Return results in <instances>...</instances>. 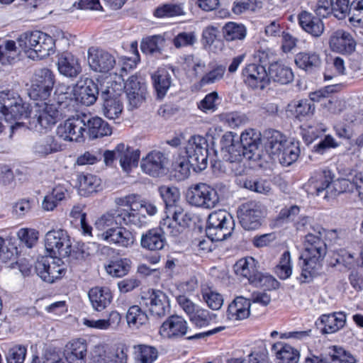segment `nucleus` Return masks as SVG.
<instances>
[{
	"mask_svg": "<svg viewBox=\"0 0 363 363\" xmlns=\"http://www.w3.org/2000/svg\"><path fill=\"white\" fill-rule=\"evenodd\" d=\"M303 246L299 258L303 260L301 272L297 278L301 284L310 283L318 275L328 252L327 245L322 237L311 233L305 235Z\"/></svg>",
	"mask_w": 363,
	"mask_h": 363,
	"instance_id": "obj_1",
	"label": "nucleus"
},
{
	"mask_svg": "<svg viewBox=\"0 0 363 363\" xmlns=\"http://www.w3.org/2000/svg\"><path fill=\"white\" fill-rule=\"evenodd\" d=\"M187 160L182 159L174 165V177L178 181L186 179L190 174V167L195 172L205 169L208 164V143L201 135L191 136L185 147Z\"/></svg>",
	"mask_w": 363,
	"mask_h": 363,
	"instance_id": "obj_2",
	"label": "nucleus"
},
{
	"mask_svg": "<svg viewBox=\"0 0 363 363\" xmlns=\"http://www.w3.org/2000/svg\"><path fill=\"white\" fill-rule=\"evenodd\" d=\"M72 101L67 93L58 95L56 103H37L34 116L30 121V128L37 132L46 131L54 126L62 116V109Z\"/></svg>",
	"mask_w": 363,
	"mask_h": 363,
	"instance_id": "obj_3",
	"label": "nucleus"
},
{
	"mask_svg": "<svg viewBox=\"0 0 363 363\" xmlns=\"http://www.w3.org/2000/svg\"><path fill=\"white\" fill-rule=\"evenodd\" d=\"M19 48L32 60H41L55 53V42L52 36L34 30L21 34L18 38Z\"/></svg>",
	"mask_w": 363,
	"mask_h": 363,
	"instance_id": "obj_4",
	"label": "nucleus"
},
{
	"mask_svg": "<svg viewBox=\"0 0 363 363\" xmlns=\"http://www.w3.org/2000/svg\"><path fill=\"white\" fill-rule=\"evenodd\" d=\"M270 301L271 294L267 292V290L253 292L250 299L238 296L229 304L226 314L227 318L230 320L245 319L250 315L251 302L267 306Z\"/></svg>",
	"mask_w": 363,
	"mask_h": 363,
	"instance_id": "obj_5",
	"label": "nucleus"
},
{
	"mask_svg": "<svg viewBox=\"0 0 363 363\" xmlns=\"http://www.w3.org/2000/svg\"><path fill=\"white\" fill-rule=\"evenodd\" d=\"M301 154L300 143L274 130V155L280 164L289 167L297 161Z\"/></svg>",
	"mask_w": 363,
	"mask_h": 363,
	"instance_id": "obj_6",
	"label": "nucleus"
},
{
	"mask_svg": "<svg viewBox=\"0 0 363 363\" xmlns=\"http://www.w3.org/2000/svg\"><path fill=\"white\" fill-rule=\"evenodd\" d=\"M0 114L6 122L27 118L30 114L29 106L23 103L22 99L13 91L0 92Z\"/></svg>",
	"mask_w": 363,
	"mask_h": 363,
	"instance_id": "obj_7",
	"label": "nucleus"
},
{
	"mask_svg": "<svg viewBox=\"0 0 363 363\" xmlns=\"http://www.w3.org/2000/svg\"><path fill=\"white\" fill-rule=\"evenodd\" d=\"M234 222L232 216L225 210L215 211L208 217L206 232L213 240L221 241L231 234Z\"/></svg>",
	"mask_w": 363,
	"mask_h": 363,
	"instance_id": "obj_8",
	"label": "nucleus"
},
{
	"mask_svg": "<svg viewBox=\"0 0 363 363\" xmlns=\"http://www.w3.org/2000/svg\"><path fill=\"white\" fill-rule=\"evenodd\" d=\"M45 247L49 257H69L72 242L67 232L62 228L49 230L45 236Z\"/></svg>",
	"mask_w": 363,
	"mask_h": 363,
	"instance_id": "obj_9",
	"label": "nucleus"
},
{
	"mask_svg": "<svg viewBox=\"0 0 363 363\" xmlns=\"http://www.w3.org/2000/svg\"><path fill=\"white\" fill-rule=\"evenodd\" d=\"M84 120V114L67 118L57 127V135L66 142H84L86 135Z\"/></svg>",
	"mask_w": 363,
	"mask_h": 363,
	"instance_id": "obj_10",
	"label": "nucleus"
},
{
	"mask_svg": "<svg viewBox=\"0 0 363 363\" xmlns=\"http://www.w3.org/2000/svg\"><path fill=\"white\" fill-rule=\"evenodd\" d=\"M186 198L191 205L203 208H214L219 201L216 190L204 183L190 187Z\"/></svg>",
	"mask_w": 363,
	"mask_h": 363,
	"instance_id": "obj_11",
	"label": "nucleus"
},
{
	"mask_svg": "<svg viewBox=\"0 0 363 363\" xmlns=\"http://www.w3.org/2000/svg\"><path fill=\"white\" fill-rule=\"evenodd\" d=\"M62 257H42L35 264L34 270L45 281L52 283L65 273Z\"/></svg>",
	"mask_w": 363,
	"mask_h": 363,
	"instance_id": "obj_12",
	"label": "nucleus"
},
{
	"mask_svg": "<svg viewBox=\"0 0 363 363\" xmlns=\"http://www.w3.org/2000/svg\"><path fill=\"white\" fill-rule=\"evenodd\" d=\"M264 214V206L255 201L243 203L238 211L240 225L247 230L257 229L261 225V220Z\"/></svg>",
	"mask_w": 363,
	"mask_h": 363,
	"instance_id": "obj_13",
	"label": "nucleus"
},
{
	"mask_svg": "<svg viewBox=\"0 0 363 363\" xmlns=\"http://www.w3.org/2000/svg\"><path fill=\"white\" fill-rule=\"evenodd\" d=\"M167 164L168 158L163 152L152 150L142 158L140 168L145 174L152 177H159L165 174Z\"/></svg>",
	"mask_w": 363,
	"mask_h": 363,
	"instance_id": "obj_14",
	"label": "nucleus"
},
{
	"mask_svg": "<svg viewBox=\"0 0 363 363\" xmlns=\"http://www.w3.org/2000/svg\"><path fill=\"white\" fill-rule=\"evenodd\" d=\"M99 240L121 247H131L135 242V234L125 228L116 226L108 228L104 232L97 234Z\"/></svg>",
	"mask_w": 363,
	"mask_h": 363,
	"instance_id": "obj_15",
	"label": "nucleus"
},
{
	"mask_svg": "<svg viewBox=\"0 0 363 363\" xmlns=\"http://www.w3.org/2000/svg\"><path fill=\"white\" fill-rule=\"evenodd\" d=\"M189 325L181 315H172L161 325L159 333L162 337L169 340H179L188 333Z\"/></svg>",
	"mask_w": 363,
	"mask_h": 363,
	"instance_id": "obj_16",
	"label": "nucleus"
},
{
	"mask_svg": "<svg viewBox=\"0 0 363 363\" xmlns=\"http://www.w3.org/2000/svg\"><path fill=\"white\" fill-rule=\"evenodd\" d=\"M72 91L75 101L88 106L96 102L99 89L93 79L86 77L78 81L73 87Z\"/></svg>",
	"mask_w": 363,
	"mask_h": 363,
	"instance_id": "obj_17",
	"label": "nucleus"
},
{
	"mask_svg": "<svg viewBox=\"0 0 363 363\" xmlns=\"http://www.w3.org/2000/svg\"><path fill=\"white\" fill-rule=\"evenodd\" d=\"M269 75L264 68L259 67L256 63L246 65L242 71L244 83L254 89H263L269 85Z\"/></svg>",
	"mask_w": 363,
	"mask_h": 363,
	"instance_id": "obj_18",
	"label": "nucleus"
},
{
	"mask_svg": "<svg viewBox=\"0 0 363 363\" xmlns=\"http://www.w3.org/2000/svg\"><path fill=\"white\" fill-rule=\"evenodd\" d=\"M88 62L93 71L101 73L108 72L116 64L113 55L94 47L89 48L88 50Z\"/></svg>",
	"mask_w": 363,
	"mask_h": 363,
	"instance_id": "obj_19",
	"label": "nucleus"
},
{
	"mask_svg": "<svg viewBox=\"0 0 363 363\" xmlns=\"http://www.w3.org/2000/svg\"><path fill=\"white\" fill-rule=\"evenodd\" d=\"M329 46L333 52L342 55H350L355 50L356 42L349 32L343 29H338L330 35Z\"/></svg>",
	"mask_w": 363,
	"mask_h": 363,
	"instance_id": "obj_20",
	"label": "nucleus"
},
{
	"mask_svg": "<svg viewBox=\"0 0 363 363\" xmlns=\"http://www.w3.org/2000/svg\"><path fill=\"white\" fill-rule=\"evenodd\" d=\"M124 87L130 105L133 108L140 106L144 101L146 94L144 79L138 75H133L128 79Z\"/></svg>",
	"mask_w": 363,
	"mask_h": 363,
	"instance_id": "obj_21",
	"label": "nucleus"
},
{
	"mask_svg": "<svg viewBox=\"0 0 363 363\" xmlns=\"http://www.w3.org/2000/svg\"><path fill=\"white\" fill-rule=\"evenodd\" d=\"M221 151L223 159L230 162H240L245 158V150L240 141L231 135L223 136Z\"/></svg>",
	"mask_w": 363,
	"mask_h": 363,
	"instance_id": "obj_22",
	"label": "nucleus"
},
{
	"mask_svg": "<svg viewBox=\"0 0 363 363\" xmlns=\"http://www.w3.org/2000/svg\"><path fill=\"white\" fill-rule=\"evenodd\" d=\"M336 6L335 17L340 20L344 19L346 16L350 15V21L357 23L359 26L363 25V13L362 10L356 8L353 0H333Z\"/></svg>",
	"mask_w": 363,
	"mask_h": 363,
	"instance_id": "obj_23",
	"label": "nucleus"
},
{
	"mask_svg": "<svg viewBox=\"0 0 363 363\" xmlns=\"http://www.w3.org/2000/svg\"><path fill=\"white\" fill-rule=\"evenodd\" d=\"M68 363H86L87 344L85 340L79 338L69 342L64 350Z\"/></svg>",
	"mask_w": 363,
	"mask_h": 363,
	"instance_id": "obj_24",
	"label": "nucleus"
},
{
	"mask_svg": "<svg viewBox=\"0 0 363 363\" xmlns=\"http://www.w3.org/2000/svg\"><path fill=\"white\" fill-rule=\"evenodd\" d=\"M118 153V160L122 169L128 173L133 168L138 164L140 152L138 149H134L124 143H120L116 145Z\"/></svg>",
	"mask_w": 363,
	"mask_h": 363,
	"instance_id": "obj_25",
	"label": "nucleus"
},
{
	"mask_svg": "<svg viewBox=\"0 0 363 363\" xmlns=\"http://www.w3.org/2000/svg\"><path fill=\"white\" fill-rule=\"evenodd\" d=\"M127 354L123 349L105 350L96 347L94 350L90 363H126Z\"/></svg>",
	"mask_w": 363,
	"mask_h": 363,
	"instance_id": "obj_26",
	"label": "nucleus"
},
{
	"mask_svg": "<svg viewBox=\"0 0 363 363\" xmlns=\"http://www.w3.org/2000/svg\"><path fill=\"white\" fill-rule=\"evenodd\" d=\"M319 324L322 325V334H333L342 328L346 323V314L344 312H333L323 314L318 318Z\"/></svg>",
	"mask_w": 363,
	"mask_h": 363,
	"instance_id": "obj_27",
	"label": "nucleus"
},
{
	"mask_svg": "<svg viewBox=\"0 0 363 363\" xmlns=\"http://www.w3.org/2000/svg\"><path fill=\"white\" fill-rule=\"evenodd\" d=\"M151 79L157 99H164L172 83L169 69L163 67H159L152 74Z\"/></svg>",
	"mask_w": 363,
	"mask_h": 363,
	"instance_id": "obj_28",
	"label": "nucleus"
},
{
	"mask_svg": "<svg viewBox=\"0 0 363 363\" xmlns=\"http://www.w3.org/2000/svg\"><path fill=\"white\" fill-rule=\"evenodd\" d=\"M85 125L86 128V134L90 139H96L110 135L112 129L108 123L98 116H89L84 114Z\"/></svg>",
	"mask_w": 363,
	"mask_h": 363,
	"instance_id": "obj_29",
	"label": "nucleus"
},
{
	"mask_svg": "<svg viewBox=\"0 0 363 363\" xmlns=\"http://www.w3.org/2000/svg\"><path fill=\"white\" fill-rule=\"evenodd\" d=\"M149 302L145 304L149 307L150 313L157 316H164L170 311L168 296L163 291L153 290L147 298Z\"/></svg>",
	"mask_w": 363,
	"mask_h": 363,
	"instance_id": "obj_30",
	"label": "nucleus"
},
{
	"mask_svg": "<svg viewBox=\"0 0 363 363\" xmlns=\"http://www.w3.org/2000/svg\"><path fill=\"white\" fill-rule=\"evenodd\" d=\"M297 67L308 73L318 71L322 65L320 55L314 51L299 52L294 57Z\"/></svg>",
	"mask_w": 363,
	"mask_h": 363,
	"instance_id": "obj_31",
	"label": "nucleus"
},
{
	"mask_svg": "<svg viewBox=\"0 0 363 363\" xmlns=\"http://www.w3.org/2000/svg\"><path fill=\"white\" fill-rule=\"evenodd\" d=\"M298 21L301 28L313 36L319 37L324 30V24L320 18L307 11H302L298 13Z\"/></svg>",
	"mask_w": 363,
	"mask_h": 363,
	"instance_id": "obj_32",
	"label": "nucleus"
},
{
	"mask_svg": "<svg viewBox=\"0 0 363 363\" xmlns=\"http://www.w3.org/2000/svg\"><path fill=\"white\" fill-rule=\"evenodd\" d=\"M59 72L69 78H76L82 72L79 59L69 52L62 53L57 61Z\"/></svg>",
	"mask_w": 363,
	"mask_h": 363,
	"instance_id": "obj_33",
	"label": "nucleus"
},
{
	"mask_svg": "<svg viewBox=\"0 0 363 363\" xmlns=\"http://www.w3.org/2000/svg\"><path fill=\"white\" fill-rule=\"evenodd\" d=\"M62 150L63 145L52 135L43 136L33 145V153L39 157H46Z\"/></svg>",
	"mask_w": 363,
	"mask_h": 363,
	"instance_id": "obj_34",
	"label": "nucleus"
},
{
	"mask_svg": "<svg viewBox=\"0 0 363 363\" xmlns=\"http://www.w3.org/2000/svg\"><path fill=\"white\" fill-rule=\"evenodd\" d=\"M166 238L160 228H152L143 234L140 240L141 247L150 251H158L163 249Z\"/></svg>",
	"mask_w": 363,
	"mask_h": 363,
	"instance_id": "obj_35",
	"label": "nucleus"
},
{
	"mask_svg": "<svg viewBox=\"0 0 363 363\" xmlns=\"http://www.w3.org/2000/svg\"><path fill=\"white\" fill-rule=\"evenodd\" d=\"M240 143L245 150V158L255 160L256 152L261 143V134L255 129H247L242 133Z\"/></svg>",
	"mask_w": 363,
	"mask_h": 363,
	"instance_id": "obj_36",
	"label": "nucleus"
},
{
	"mask_svg": "<svg viewBox=\"0 0 363 363\" xmlns=\"http://www.w3.org/2000/svg\"><path fill=\"white\" fill-rule=\"evenodd\" d=\"M314 105L308 99L292 101L286 107L287 118L301 121L303 118L313 114Z\"/></svg>",
	"mask_w": 363,
	"mask_h": 363,
	"instance_id": "obj_37",
	"label": "nucleus"
},
{
	"mask_svg": "<svg viewBox=\"0 0 363 363\" xmlns=\"http://www.w3.org/2000/svg\"><path fill=\"white\" fill-rule=\"evenodd\" d=\"M88 296L92 308L99 312L107 308L113 298L111 292L107 287L92 288L89 290Z\"/></svg>",
	"mask_w": 363,
	"mask_h": 363,
	"instance_id": "obj_38",
	"label": "nucleus"
},
{
	"mask_svg": "<svg viewBox=\"0 0 363 363\" xmlns=\"http://www.w3.org/2000/svg\"><path fill=\"white\" fill-rule=\"evenodd\" d=\"M118 203L121 206L130 208L133 211L145 209L146 213L150 216L155 215L157 212V208L153 203L141 199L138 194H130L120 199Z\"/></svg>",
	"mask_w": 363,
	"mask_h": 363,
	"instance_id": "obj_39",
	"label": "nucleus"
},
{
	"mask_svg": "<svg viewBox=\"0 0 363 363\" xmlns=\"http://www.w3.org/2000/svg\"><path fill=\"white\" fill-rule=\"evenodd\" d=\"M333 180V175L330 169H319L309 179L308 185L313 193L318 196L330 186Z\"/></svg>",
	"mask_w": 363,
	"mask_h": 363,
	"instance_id": "obj_40",
	"label": "nucleus"
},
{
	"mask_svg": "<svg viewBox=\"0 0 363 363\" xmlns=\"http://www.w3.org/2000/svg\"><path fill=\"white\" fill-rule=\"evenodd\" d=\"M274 351H276L277 363H298L299 360V351L289 344L274 343Z\"/></svg>",
	"mask_w": 363,
	"mask_h": 363,
	"instance_id": "obj_41",
	"label": "nucleus"
},
{
	"mask_svg": "<svg viewBox=\"0 0 363 363\" xmlns=\"http://www.w3.org/2000/svg\"><path fill=\"white\" fill-rule=\"evenodd\" d=\"M79 189L81 195L88 196L101 189V179L92 174L82 173L78 176Z\"/></svg>",
	"mask_w": 363,
	"mask_h": 363,
	"instance_id": "obj_42",
	"label": "nucleus"
},
{
	"mask_svg": "<svg viewBox=\"0 0 363 363\" xmlns=\"http://www.w3.org/2000/svg\"><path fill=\"white\" fill-rule=\"evenodd\" d=\"M184 14V4L179 2L160 4L153 12L154 16L157 18H169Z\"/></svg>",
	"mask_w": 363,
	"mask_h": 363,
	"instance_id": "obj_43",
	"label": "nucleus"
},
{
	"mask_svg": "<svg viewBox=\"0 0 363 363\" xmlns=\"http://www.w3.org/2000/svg\"><path fill=\"white\" fill-rule=\"evenodd\" d=\"M104 100L103 113L110 120L118 118L121 115L123 106L121 99L108 96H101Z\"/></svg>",
	"mask_w": 363,
	"mask_h": 363,
	"instance_id": "obj_44",
	"label": "nucleus"
},
{
	"mask_svg": "<svg viewBox=\"0 0 363 363\" xmlns=\"http://www.w3.org/2000/svg\"><path fill=\"white\" fill-rule=\"evenodd\" d=\"M257 264L252 257H246L236 262L234 270L237 275L246 278L250 282L257 271Z\"/></svg>",
	"mask_w": 363,
	"mask_h": 363,
	"instance_id": "obj_45",
	"label": "nucleus"
},
{
	"mask_svg": "<svg viewBox=\"0 0 363 363\" xmlns=\"http://www.w3.org/2000/svg\"><path fill=\"white\" fill-rule=\"evenodd\" d=\"M247 35V28L242 23L230 21L223 27V35L227 41L242 40Z\"/></svg>",
	"mask_w": 363,
	"mask_h": 363,
	"instance_id": "obj_46",
	"label": "nucleus"
},
{
	"mask_svg": "<svg viewBox=\"0 0 363 363\" xmlns=\"http://www.w3.org/2000/svg\"><path fill=\"white\" fill-rule=\"evenodd\" d=\"M182 67L189 77H197L204 72L206 63L199 57L189 55L184 57Z\"/></svg>",
	"mask_w": 363,
	"mask_h": 363,
	"instance_id": "obj_47",
	"label": "nucleus"
},
{
	"mask_svg": "<svg viewBox=\"0 0 363 363\" xmlns=\"http://www.w3.org/2000/svg\"><path fill=\"white\" fill-rule=\"evenodd\" d=\"M159 194L165 204V209L179 205L180 193L174 186L162 185L158 188Z\"/></svg>",
	"mask_w": 363,
	"mask_h": 363,
	"instance_id": "obj_48",
	"label": "nucleus"
},
{
	"mask_svg": "<svg viewBox=\"0 0 363 363\" xmlns=\"http://www.w3.org/2000/svg\"><path fill=\"white\" fill-rule=\"evenodd\" d=\"M106 84V89L101 91V96L121 98V94L125 92L124 79L121 74L116 72L113 78L111 77Z\"/></svg>",
	"mask_w": 363,
	"mask_h": 363,
	"instance_id": "obj_49",
	"label": "nucleus"
},
{
	"mask_svg": "<svg viewBox=\"0 0 363 363\" xmlns=\"http://www.w3.org/2000/svg\"><path fill=\"white\" fill-rule=\"evenodd\" d=\"M136 363H153L158 357L157 350L152 346L139 345L134 347Z\"/></svg>",
	"mask_w": 363,
	"mask_h": 363,
	"instance_id": "obj_50",
	"label": "nucleus"
},
{
	"mask_svg": "<svg viewBox=\"0 0 363 363\" xmlns=\"http://www.w3.org/2000/svg\"><path fill=\"white\" fill-rule=\"evenodd\" d=\"M138 211H133L130 208H129V210L118 208L121 225L124 224L138 228L142 227L145 223L146 218L145 216L140 215Z\"/></svg>",
	"mask_w": 363,
	"mask_h": 363,
	"instance_id": "obj_51",
	"label": "nucleus"
},
{
	"mask_svg": "<svg viewBox=\"0 0 363 363\" xmlns=\"http://www.w3.org/2000/svg\"><path fill=\"white\" fill-rule=\"evenodd\" d=\"M217 315L200 306L189 318L190 321L197 328H204L215 321Z\"/></svg>",
	"mask_w": 363,
	"mask_h": 363,
	"instance_id": "obj_52",
	"label": "nucleus"
},
{
	"mask_svg": "<svg viewBox=\"0 0 363 363\" xmlns=\"http://www.w3.org/2000/svg\"><path fill=\"white\" fill-rule=\"evenodd\" d=\"M118 225H121L118 208L104 214L95 222L96 228L102 232H104L110 228H116Z\"/></svg>",
	"mask_w": 363,
	"mask_h": 363,
	"instance_id": "obj_53",
	"label": "nucleus"
},
{
	"mask_svg": "<svg viewBox=\"0 0 363 363\" xmlns=\"http://www.w3.org/2000/svg\"><path fill=\"white\" fill-rule=\"evenodd\" d=\"M126 320L129 327L138 328L145 324L148 318L147 313L140 307L135 305L130 306L128 310Z\"/></svg>",
	"mask_w": 363,
	"mask_h": 363,
	"instance_id": "obj_54",
	"label": "nucleus"
},
{
	"mask_svg": "<svg viewBox=\"0 0 363 363\" xmlns=\"http://www.w3.org/2000/svg\"><path fill=\"white\" fill-rule=\"evenodd\" d=\"M226 68L223 65H216L204 74L199 82L201 87L215 84L223 78Z\"/></svg>",
	"mask_w": 363,
	"mask_h": 363,
	"instance_id": "obj_55",
	"label": "nucleus"
},
{
	"mask_svg": "<svg viewBox=\"0 0 363 363\" xmlns=\"http://www.w3.org/2000/svg\"><path fill=\"white\" fill-rule=\"evenodd\" d=\"M277 276L282 280L289 278L292 274V264L289 251L286 250L281 255L278 264L274 267Z\"/></svg>",
	"mask_w": 363,
	"mask_h": 363,
	"instance_id": "obj_56",
	"label": "nucleus"
},
{
	"mask_svg": "<svg viewBox=\"0 0 363 363\" xmlns=\"http://www.w3.org/2000/svg\"><path fill=\"white\" fill-rule=\"evenodd\" d=\"M201 296L207 306L213 311L219 310L223 304V296L212 288H203Z\"/></svg>",
	"mask_w": 363,
	"mask_h": 363,
	"instance_id": "obj_57",
	"label": "nucleus"
},
{
	"mask_svg": "<svg viewBox=\"0 0 363 363\" xmlns=\"http://www.w3.org/2000/svg\"><path fill=\"white\" fill-rule=\"evenodd\" d=\"M294 72L291 67L274 62V82L288 84L294 80Z\"/></svg>",
	"mask_w": 363,
	"mask_h": 363,
	"instance_id": "obj_58",
	"label": "nucleus"
},
{
	"mask_svg": "<svg viewBox=\"0 0 363 363\" xmlns=\"http://www.w3.org/2000/svg\"><path fill=\"white\" fill-rule=\"evenodd\" d=\"M130 51L133 52V57L121 56L119 58L118 64L121 66L120 73L123 75V72H127L135 68L140 62V55L138 50L137 42H133L130 45Z\"/></svg>",
	"mask_w": 363,
	"mask_h": 363,
	"instance_id": "obj_59",
	"label": "nucleus"
},
{
	"mask_svg": "<svg viewBox=\"0 0 363 363\" xmlns=\"http://www.w3.org/2000/svg\"><path fill=\"white\" fill-rule=\"evenodd\" d=\"M164 38L160 35H152L144 38L140 44V49L145 54L160 53L164 44Z\"/></svg>",
	"mask_w": 363,
	"mask_h": 363,
	"instance_id": "obj_60",
	"label": "nucleus"
},
{
	"mask_svg": "<svg viewBox=\"0 0 363 363\" xmlns=\"http://www.w3.org/2000/svg\"><path fill=\"white\" fill-rule=\"evenodd\" d=\"M130 269V260L126 258L111 261L106 267V272L113 277H121Z\"/></svg>",
	"mask_w": 363,
	"mask_h": 363,
	"instance_id": "obj_61",
	"label": "nucleus"
},
{
	"mask_svg": "<svg viewBox=\"0 0 363 363\" xmlns=\"http://www.w3.org/2000/svg\"><path fill=\"white\" fill-rule=\"evenodd\" d=\"M254 59L259 62L258 66L264 68L268 73L271 74L272 67V52L269 48H260L255 52Z\"/></svg>",
	"mask_w": 363,
	"mask_h": 363,
	"instance_id": "obj_62",
	"label": "nucleus"
},
{
	"mask_svg": "<svg viewBox=\"0 0 363 363\" xmlns=\"http://www.w3.org/2000/svg\"><path fill=\"white\" fill-rule=\"evenodd\" d=\"M219 96L217 91H212L205 96V97L199 102L198 107L203 112L213 113L218 108L219 104Z\"/></svg>",
	"mask_w": 363,
	"mask_h": 363,
	"instance_id": "obj_63",
	"label": "nucleus"
},
{
	"mask_svg": "<svg viewBox=\"0 0 363 363\" xmlns=\"http://www.w3.org/2000/svg\"><path fill=\"white\" fill-rule=\"evenodd\" d=\"M27 354V348L22 345H16L9 348L6 355L7 363H23Z\"/></svg>",
	"mask_w": 363,
	"mask_h": 363,
	"instance_id": "obj_64",
	"label": "nucleus"
}]
</instances>
